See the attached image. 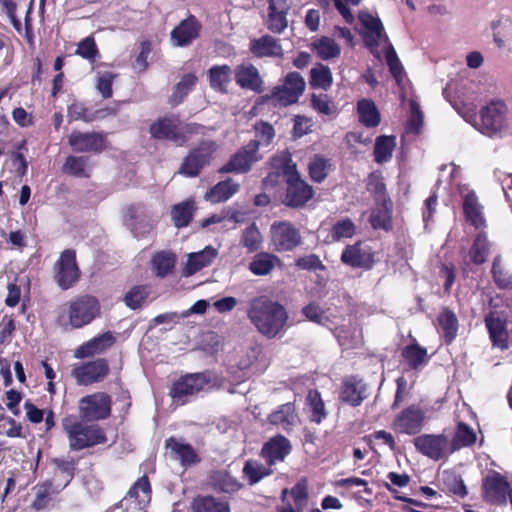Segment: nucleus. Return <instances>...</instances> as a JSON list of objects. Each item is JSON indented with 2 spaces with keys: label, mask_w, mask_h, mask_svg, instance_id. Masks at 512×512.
<instances>
[{
  "label": "nucleus",
  "mask_w": 512,
  "mask_h": 512,
  "mask_svg": "<svg viewBox=\"0 0 512 512\" xmlns=\"http://www.w3.org/2000/svg\"><path fill=\"white\" fill-rule=\"evenodd\" d=\"M247 317L257 331L269 339L281 336L287 328L285 307L267 296L254 297L249 301Z\"/></svg>",
  "instance_id": "f257e3e1"
},
{
  "label": "nucleus",
  "mask_w": 512,
  "mask_h": 512,
  "mask_svg": "<svg viewBox=\"0 0 512 512\" xmlns=\"http://www.w3.org/2000/svg\"><path fill=\"white\" fill-rule=\"evenodd\" d=\"M474 127L491 139H503L509 134V107L502 99H492L478 112Z\"/></svg>",
  "instance_id": "f03ea898"
},
{
  "label": "nucleus",
  "mask_w": 512,
  "mask_h": 512,
  "mask_svg": "<svg viewBox=\"0 0 512 512\" xmlns=\"http://www.w3.org/2000/svg\"><path fill=\"white\" fill-rule=\"evenodd\" d=\"M273 166L283 175L287 184L284 203L290 207H301L313 196V189L300 178L296 164L289 153L273 159Z\"/></svg>",
  "instance_id": "7ed1b4c3"
},
{
  "label": "nucleus",
  "mask_w": 512,
  "mask_h": 512,
  "mask_svg": "<svg viewBox=\"0 0 512 512\" xmlns=\"http://www.w3.org/2000/svg\"><path fill=\"white\" fill-rule=\"evenodd\" d=\"M100 314L98 300L89 295L75 298L63 305L57 316V324L66 331L80 329L90 324Z\"/></svg>",
  "instance_id": "20e7f679"
},
{
  "label": "nucleus",
  "mask_w": 512,
  "mask_h": 512,
  "mask_svg": "<svg viewBox=\"0 0 512 512\" xmlns=\"http://www.w3.org/2000/svg\"><path fill=\"white\" fill-rule=\"evenodd\" d=\"M62 425L72 451L103 444L107 440L105 432L98 425H87L73 417L64 418Z\"/></svg>",
  "instance_id": "39448f33"
},
{
  "label": "nucleus",
  "mask_w": 512,
  "mask_h": 512,
  "mask_svg": "<svg viewBox=\"0 0 512 512\" xmlns=\"http://www.w3.org/2000/svg\"><path fill=\"white\" fill-rule=\"evenodd\" d=\"M202 129L203 127L197 124L182 125L178 117L171 116L153 123L150 133L156 139H168L177 145H183L186 141V133H198Z\"/></svg>",
  "instance_id": "423d86ee"
},
{
  "label": "nucleus",
  "mask_w": 512,
  "mask_h": 512,
  "mask_svg": "<svg viewBox=\"0 0 512 512\" xmlns=\"http://www.w3.org/2000/svg\"><path fill=\"white\" fill-rule=\"evenodd\" d=\"M217 143L215 141H204L193 149L183 160L179 168V174L186 177H196L200 171L210 164L214 153L217 151Z\"/></svg>",
  "instance_id": "0eeeda50"
},
{
  "label": "nucleus",
  "mask_w": 512,
  "mask_h": 512,
  "mask_svg": "<svg viewBox=\"0 0 512 512\" xmlns=\"http://www.w3.org/2000/svg\"><path fill=\"white\" fill-rule=\"evenodd\" d=\"M210 382L205 373L187 374L178 379L170 389V396L176 405H184L190 397L204 390Z\"/></svg>",
  "instance_id": "6e6552de"
},
{
  "label": "nucleus",
  "mask_w": 512,
  "mask_h": 512,
  "mask_svg": "<svg viewBox=\"0 0 512 512\" xmlns=\"http://www.w3.org/2000/svg\"><path fill=\"white\" fill-rule=\"evenodd\" d=\"M413 442L419 453L434 461L446 458L452 453L450 440L444 434H422Z\"/></svg>",
  "instance_id": "1a4fd4ad"
},
{
  "label": "nucleus",
  "mask_w": 512,
  "mask_h": 512,
  "mask_svg": "<svg viewBox=\"0 0 512 512\" xmlns=\"http://www.w3.org/2000/svg\"><path fill=\"white\" fill-rule=\"evenodd\" d=\"M306 83L298 72L286 75L283 84L272 90L271 98L281 106L296 103L303 94Z\"/></svg>",
  "instance_id": "9d476101"
},
{
  "label": "nucleus",
  "mask_w": 512,
  "mask_h": 512,
  "mask_svg": "<svg viewBox=\"0 0 512 512\" xmlns=\"http://www.w3.org/2000/svg\"><path fill=\"white\" fill-rule=\"evenodd\" d=\"M111 398L103 392L94 393L80 399L79 413L86 421L105 419L110 415Z\"/></svg>",
  "instance_id": "9b49d317"
},
{
  "label": "nucleus",
  "mask_w": 512,
  "mask_h": 512,
  "mask_svg": "<svg viewBox=\"0 0 512 512\" xmlns=\"http://www.w3.org/2000/svg\"><path fill=\"white\" fill-rule=\"evenodd\" d=\"M270 234L271 243L278 252L291 251L301 243L299 230L288 221L274 222Z\"/></svg>",
  "instance_id": "f8f14e48"
},
{
  "label": "nucleus",
  "mask_w": 512,
  "mask_h": 512,
  "mask_svg": "<svg viewBox=\"0 0 512 512\" xmlns=\"http://www.w3.org/2000/svg\"><path fill=\"white\" fill-rule=\"evenodd\" d=\"M151 500V486L146 476H142L129 489L121 500L120 506L125 512H143Z\"/></svg>",
  "instance_id": "ddd939ff"
},
{
  "label": "nucleus",
  "mask_w": 512,
  "mask_h": 512,
  "mask_svg": "<svg viewBox=\"0 0 512 512\" xmlns=\"http://www.w3.org/2000/svg\"><path fill=\"white\" fill-rule=\"evenodd\" d=\"M260 142L251 140L246 146L234 154L231 159L219 169L220 173H245L251 165L259 160L258 149Z\"/></svg>",
  "instance_id": "4468645a"
},
{
  "label": "nucleus",
  "mask_w": 512,
  "mask_h": 512,
  "mask_svg": "<svg viewBox=\"0 0 512 512\" xmlns=\"http://www.w3.org/2000/svg\"><path fill=\"white\" fill-rule=\"evenodd\" d=\"M79 276L75 252L65 250L55 264V281L63 290H67L78 281Z\"/></svg>",
  "instance_id": "2eb2a0df"
},
{
  "label": "nucleus",
  "mask_w": 512,
  "mask_h": 512,
  "mask_svg": "<svg viewBox=\"0 0 512 512\" xmlns=\"http://www.w3.org/2000/svg\"><path fill=\"white\" fill-rule=\"evenodd\" d=\"M424 420V411L417 405H411L395 417L392 427L396 432L416 435L421 431Z\"/></svg>",
  "instance_id": "dca6fc26"
},
{
  "label": "nucleus",
  "mask_w": 512,
  "mask_h": 512,
  "mask_svg": "<svg viewBox=\"0 0 512 512\" xmlns=\"http://www.w3.org/2000/svg\"><path fill=\"white\" fill-rule=\"evenodd\" d=\"M108 372V362L105 359H96L75 367L72 376L79 385H89L103 380Z\"/></svg>",
  "instance_id": "f3484780"
},
{
  "label": "nucleus",
  "mask_w": 512,
  "mask_h": 512,
  "mask_svg": "<svg viewBox=\"0 0 512 512\" xmlns=\"http://www.w3.org/2000/svg\"><path fill=\"white\" fill-rule=\"evenodd\" d=\"M341 261L353 268L370 269L374 263V255L368 245L359 241L345 247Z\"/></svg>",
  "instance_id": "a211bd4d"
},
{
  "label": "nucleus",
  "mask_w": 512,
  "mask_h": 512,
  "mask_svg": "<svg viewBox=\"0 0 512 512\" xmlns=\"http://www.w3.org/2000/svg\"><path fill=\"white\" fill-rule=\"evenodd\" d=\"M68 143L76 152H101L106 145V136L98 132L73 131Z\"/></svg>",
  "instance_id": "6ab92c4d"
},
{
  "label": "nucleus",
  "mask_w": 512,
  "mask_h": 512,
  "mask_svg": "<svg viewBox=\"0 0 512 512\" xmlns=\"http://www.w3.org/2000/svg\"><path fill=\"white\" fill-rule=\"evenodd\" d=\"M358 18L364 27L363 38L367 46L376 48L382 40L387 45L390 43L379 18L374 17L367 11H360Z\"/></svg>",
  "instance_id": "aec40b11"
},
{
  "label": "nucleus",
  "mask_w": 512,
  "mask_h": 512,
  "mask_svg": "<svg viewBox=\"0 0 512 512\" xmlns=\"http://www.w3.org/2000/svg\"><path fill=\"white\" fill-rule=\"evenodd\" d=\"M489 338L494 348L506 350L509 347L507 321L497 312H489L484 318Z\"/></svg>",
  "instance_id": "412c9836"
},
{
  "label": "nucleus",
  "mask_w": 512,
  "mask_h": 512,
  "mask_svg": "<svg viewBox=\"0 0 512 512\" xmlns=\"http://www.w3.org/2000/svg\"><path fill=\"white\" fill-rule=\"evenodd\" d=\"M511 489L506 479L499 473L486 476L483 482V493L486 501L492 504H505Z\"/></svg>",
  "instance_id": "4be33fe9"
},
{
  "label": "nucleus",
  "mask_w": 512,
  "mask_h": 512,
  "mask_svg": "<svg viewBox=\"0 0 512 512\" xmlns=\"http://www.w3.org/2000/svg\"><path fill=\"white\" fill-rule=\"evenodd\" d=\"M201 24L196 17L190 15L182 20L170 33V40L175 47L189 46L199 37Z\"/></svg>",
  "instance_id": "5701e85b"
},
{
  "label": "nucleus",
  "mask_w": 512,
  "mask_h": 512,
  "mask_svg": "<svg viewBox=\"0 0 512 512\" xmlns=\"http://www.w3.org/2000/svg\"><path fill=\"white\" fill-rule=\"evenodd\" d=\"M290 441L283 435H276L267 441L262 449L261 456L266 460L269 466L282 462L291 452Z\"/></svg>",
  "instance_id": "b1692460"
},
{
  "label": "nucleus",
  "mask_w": 512,
  "mask_h": 512,
  "mask_svg": "<svg viewBox=\"0 0 512 512\" xmlns=\"http://www.w3.org/2000/svg\"><path fill=\"white\" fill-rule=\"evenodd\" d=\"M165 447L170 457L179 461L183 467L195 465L200 462V457L195 449L188 443L170 437L165 441Z\"/></svg>",
  "instance_id": "393cba45"
},
{
  "label": "nucleus",
  "mask_w": 512,
  "mask_h": 512,
  "mask_svg": "<svg viewBox=\"0 0 512 512\" xmlns=\"http://www.w3.org/2000/svg\"><path fill=\"white\" fill-rule=\"evenodd\" d=\"M292 0H270L267 27L274 33H281L288 26L287 14Z\"/></svg>",
  "instance_id": "a878e982"
},
{
  "label": "nucleus",
  "mask_w": 512,
  "mask_h": 512,
  "mask_svg": "<svg viewBox=\"0 0 512 512\" xmlns=\"http://www.w3.org/2000/svg\"><path fill=\"white\" fill-rule=\"evenodd\" d=\"M235 81L243 89L261 92L263 81L258 69L250 63H243L235 69Z\"/></svg>",
  "instance_id": "bb28decb"
},
{
  "label": "nucleus",
  "mask_w": 512,
  "mask_h": 512,
  "mask_svg": "<svg viewBox=\"0 0 512 512\" xmlns=\"http://www.w3.org/2000/svg\"><path fill=\"white\" fill-rule=\"evenodd\" d=\"M368 396L366 384L362 380L351 377L343 382L340 398L351 406H359Z\"/></svg>",
  "instance_id": "cd10ccee"
},
{
  "label": "nucleus",
  "mask_w": 512,
  "mask_h": 512,
  "mask_svg": "<svg viewBox=\"0 0 512 512\" xmlns=\"http://www.w3.org/2000/svg\"><path fill=\"white\" fill-rule=\"evenodd\" d=\"M218 250L212 246H206L203 250L190 253L183 268L184 276H191L204 267L209 266L217 257Z\"/></svg>",
  "instance_id": "c85d7f7f"
},
{
  "label": "nucleus",
  "mask_w": 512,
  "mask_h": 512,
  "mask_svg": "<svg viewBox=\"0 0 512 512\" xmlns=\"http://www.w3.org/2000/svg\"><path fill=\"white\" fill-rule=\"evenodd\" d=\"M268 420L272 425L279 426L285 431L292 430L299 423L295 406L292 403H285L279 406L278 409L269 415Z\"/></svg>",
  "instance_id": "c756f323"
},
{
  "label": "nucleus",
  "mask_w": 512,
  "mask_h": 512,
  "mask_svg": "<svg viewBox=\"0 0 512 512\" xmlns=\"http://www.w3.org/2000/svg\"><path fill=\"white\" fill-rule=\"evenodd\" d=\"M114 342V336L110 332H106L77 348L75 351V357L86 358L95 354H100L111 347Z\"/></svg>",
  "instance_id": "7c9ffc66"
},
{
  "label": "nucleus",
  "mask_w": 512,
  "mask_h": 512,
  "mask_svg": "<svg viewBox=\"0 0 512 512\" xmlns=\"http://www.w3.org/2000/svg\"><path fill=\"white\" fill-rule=\"evenodd\" d=\"M463 210L467 221L475 228L479 229L485 226L483 206L479 203L478 197L474 191H469L464 195Z\"/></svg>",
  "instance_id": "2f4dec72"
},
{
  "label": "nucleus",
  "mask_w": 512,
  "mask_h": 512,
  "mask_svg": "<svg viewBox=\"0 0 512 512\" xmlns=\"http://www.w3.org/2000/svg\"><path fill=\"white\" fill-rule=\"evenodd\" d=\"M54 475L51 482L56 490L65 488L74 477L76 463L74 460L54 459Z\"/></svg>",
  "instance_id": "473e14b6"
},
{
  "label": "nucleus",
  "mask_w": 512,
  "mask_h": 512,
  "mask_svg": "<svg viewBox=\"0 0 512 512\" xmlns=\"http://www.w3.org/2000/svg\"><path fill=\"white\" fill-rule=\"evenodd\" d=\"M281 265V260L274 254L268 252L257 253L249 263V270L256 276H266L276 266Z\"/></svg>",
  "instance_id": "72a5a7b5"
},
{
  "label": "nucleus",
  "mask_w": 512,
  "mask_h": 512,
  "mask_svg": "<svg viewBox=\"0 0 512 512\" xmlns=\"http://www.w3.org/2000/svg\"><path fill=\"white\" fill-rule=\"evenodd\" d=\"M240 185L232 179L221 181L212 187L205 194V199L212 203H219L228 200L238 192Z\"/></svg>",
  "instance_id": "f704fd0d"
},
{
  "label": "nucleus",
  "mask_w": 512,
  "mask_h": 512,
  "mask_svg": "<svg viewBox=\"0 0 512 512\" xmlns=\"http://www.w3.org/2000/svg\"><path fill=\"white\" fill-rule=\"evenodd\" d=\"M250 50L257 57L280 56L282 54L281 45L269 35L252 40Z\"/></svg>",
  "instance_id": "c9c22d12"
},
{
  "label": "nucleus",
  "mask_w": 512,
  "mask_h": 512,
  "mask_svg": "<svg viewBox=\"0 0 512 512\" xmlns=\"http://www.w3.org/2000/svg\"><path fill=\"white\" fill-rule=\"evenodd\" d=\"M446 344H451L457 336L459 323L456 314L448 308H444L437 318Z\"/></svg>",
  "instance_id": "e433bc0d"
},
{
  "label": "nucleus",
  "mask_w": 512,
  "mask_h": 512,
  "mask_svg": "<svg viewBox=\"0 0 512 512\" xmlns=\"http://www.w3.org/2000/svg\"><path fill=\"white\" fill-rule=\"evenodd\" d=\"M209 82L211 87L219 92H227L231 82L232 69L228 65H216L209 69Z\"/></svg>",
  "instance_id": "4c0bfd02"
},
{
  "label": "nucleus",
  "mask_w": 512,
  "mask_h": 512,
  "mask_svg": "<svg viewBox=\"0 0 512 512\" xmlns=\"http://www.w3.org/2000/svg\"><path fill=\"white\" fill-rule=\"evenodd\" d=\"M175 255L169 251L157 252L151 260L152 271L158 277L164 278L172 273L175 267Z\"/></svg>",
  "instance_id": "58836bf2"
},
{
  "label": "nucleus",
  "mask_w": 512,
  "mask_h": 512,
  "mask_svg": "<svg viewBox=\"0 0 512 512\" xmlns=\"http://www.w3.org/2000/svg\"><path fill=\"white\" fill-rule=\"evenodd\" d=\"M359 121L366 127H376L380 123V114L375 104L368 99H362L357 104Z\"/></svg>",
  "instance_id": "ea45409f"
},
{
  "label": "nucleus",
  "mask_w": 512,
  "mask_h": 512,
  "mask_svg": "<svg viewBox=\"0 0 512 512\" xmlns=\"http://www.w3.org/2000/svg\"><path fill=\"white\" fill-rule=\"evenodd\" d=\"M317 56L322 60H330L339 57L341 53L340 46L330 37L323 36L315 40L312 44Z\"/></svg>",
  "instance_id": "a19ab883"
},
{
  "label": "nucleus",
  "mask_w": 512,
  "mask_h": 512,
  "mask_svg": "<svg viewBox=\"0 0 512 512\" xmlns=\"http://www.w3.org/2000/svg\"><path fill=\"white\" fill-rule=\"evenodd\" d=\"M498 24L500 30L494 31L493 41L497 48L512 54V20H500Z\"/></svg>",
  "instance_id": "79ce46f5"
},
{
  "label": "nucleus",
  "mask_w": 512,
  "mask_h": 512,
  "mask_svg": "<svg viewBox=\"0 0 512 512\" xmlns=\"http://www.w3.org/2000/svg\"><path fill=\"white\" fill-rule=\"evenodd\" d=\"M475 441L474 430L463 422L458 423L453 439L450 441L452 453L463 447L471 446Z\"/></svg>",
  "instance_id": "37998d69"
},
{
  "label": "nucleus",
  "mask_w": 512,
  "mask_h": 512,
  "mask_svg": "<svg viewBox=\"0 0 512 512\" xmlns=\"http://www.w3.org/2000/svg\"><path fill=\"white\" fill-rule=\"evenodd\" d=\"M193 512H230L226 502L218 501L212 496H198L192 502Z\"/></svg>",
  "instance_id": "c03bdc74"
},
{
  "label": "nucleus",
  "mask_w": 512,
  "mask_h": 512,
  "mask_svg": "<svg viewBox=\"0 0 512 512\" xmlns=\"http://www.w3.org/2000/svg\"><path fill=\"white\" fill-rule=\"evenodd\" d=\"M395 137L382 135L376 138L374 146V158L379 164L388 162L395 148Z\"/></svg>",
  "instance_id": "a18cd8bd"
},
{
  "label": "nucleus",
  "mask_w": 512,
  "mask_h": 512,
  "mask_svg": "<svg viewBox=\"0 0 512 512\" xmlns=\"http://www.w3.org/2000/svg\"><path fill=\"white\" fill-rule=\"evenodd\" d=\"M332 82V73L328 66L318 64L310 70L311 87L327 90L332 85Z\"/></svg>",
  "instance_id": "49530a36"
},
{
  "label": "nucleus",
  "mask_w": 512,
  "mask_h": 512,
  "mask_svg": "<svg viewBox=\"0 0 512 512\" xmlns=\"http://www.w3.org/2000/svg\"><path fill=\"white\" fill-rule=\"evenodd\" d=\"M193 209L194 202L191 200L174 205L171 216L175 226L178 228L187 226L192 219Z\"/></svg>",
  "instance_id": "de8ad7c7"
},
{
  "label": "nucleus",
  "mask_w": 512,
  "mask_h": 512,
  "mask_svg": "<svg viewBox=\"0 0 512 512\" xmlns=\"http://www.w3.org/2000/svg\"><path fill=\"white\" fill-rule=\"evenodd\" d=\"M244 475L249 479L250 484H256L264 477L269 476L272 470L256 460H248L243 468Z\"/></svg>",
  "instance_id": "09e8293b"
},
{
  "label": "nucleus",
  "mask_w": 512,
  "mask_h": 512,
  "mask_svg": "<svg viewBox=\"0 0 512 512\" xmlns=\"http://www.w3.org/2000/svg\"><path fill=\"white\" fill-rule=\"evenodd\" d=\"M488 253L489 242L486 236L480 233L475 238L473 245L469 251L470 260L476 265L483 264L486 261Z\"/></svg>",
  "instance_id": "8fccbe9b"
},
{
  "label": "nucleus",
  "mask_w": 512,
  "mask_h": 512,
  "mask_svg": "<svg viewBox=\"0 0 512 512\" xmlns=\"http://www.w3.org/2000/svg\"><path fill=\"white\" fill-rule=\"evenodd\" d=\"M388 203V201H383L381 206H378L372 210L369 221L374 229H389L391 223V215Z\"/></svg>",
  "instance_id": "3c124183"
},
{
  "label": "nucleus",
  "mask_w": 512,
  "mask_h": 512,
  "mask_svg": "<svg viewBox=\"0 0 512 512\" xmlns=\"http://www.w3.org/2000/svg\"><path fill=\"white\" fill-rule=\"evenodd\" d=\"M306 400L311 410V421L320 423L327 415L320 393L316 390H310Z\"/></svg>",
  "instance_id": "603ef678"
},
{
  "label": "nucleus",
  "mask_w": 512,
  "mask_h": 512,
  "mask_svg": "<svg viewBox=\"0 0 512 512\" xmlns=\"http://www.w3.org/2000/svg\"><path fill=\"white\" fill-rule=\"evenodd\" d=\"M331 164L330 161L322 156L316 155L309 163V174L313 181L322 182L328 175Z\"/></svg>",
  "instance_id": "864d4df0"
},
{
  "label": "nucleus",
  "mask_w": 512,
  "mask_h": 512,
  "mask_svg": "<svg viewBox=\"0 0 512 512\" xmlns=\"http://www.w3.org/2000/svg\"><path fill=\"white\" fill-rule=\"evenodd\" d=\"M262 236L255 223L249 225L242 233L241 245L249 252L257 251L261 247Z\"/></svg>",
  "instance_id": "5fc2aeb1"
},
{
  "label": "nucleus",
  "mask_w": 512,
  "mask_h": 512,
  "mask_svg": "<svg viewBox=\"0 0 512 512\" xmlns=\"http://www.w3.org/2000/svg\"><path fill=\"white\" fill-rule=\"evenodd\" d=\"M411 368H418L427 361L426 349L417 344L407 346L402 353Z\"/></svg>",
  "instance_id": "6e6d98bb"
},
{
  "label": "nucleus",
  "mask_w": 512,
  "mask_h": 512,
  "mask_svg": "<svg viewBox=\"0 0 512 512\" xmlns=\"http://www.w3.org/2000/svg\"><path fill=\"white\" fill-rule=\"evenodd\" d=\"M75 54L82 57L83 59L94 63L99 57V50L92 36H88L81 40L75 51Z\"/></svg>",
  "instance_id": "4d7b16f0"
},
{
  "label": "nucleus",
  "mask_w": 512,
  "mask_h": 512,
  "mask_svg": "<svg viewBox=\"0 0 512 512\" xmlns=\"http://www.w3.org/2000/svg\"><path fill=\"white\" fill-rule=\"evenodd\" d=\"M493 279L500 288H512V276L502 266L501 257L496 256L492 264Z\"/></svg>",
  "instance_id": "13d9d810"
},
{
  "label": "nucleus",
  "mask_w": 512,
  "mask_h": 512,
  "mask_svg": "<svg viewBox=\"0 0 512 512\" xmlns=\"http://www.w3.org/2000/svg\"><path fill=\"white\" fill-rule=\"evenodd\" d=\"M35 500L33 507L37 510L43 509L47 504V499L51 494L57 493L60 490H56L54 484L51 481H46L42 484H38L34 488Z\"/></svg>",
  "instance_id": "bf43d9fd"
},
{
  "label": "nucleus",
  "mask_w": 512,
  "mask_h": 512,
  "mask_svg": "<svg viewBox=\"0 0 512 512\" xmlns=\"http://www.w3.org/2000/svg\"><path fill=\"white\" fill-rule=\"evenodd\" d=\"M356 227L351 219L345 218L337 221L331 231L333 240L339 241L343 238H351L355 234Z\"/></svg>",
  "instance_id": "052dcab7"
},
{
  "label": "nucleus",
  "mask_w": 512,
  "mask_h": 512,
  "mask_svg": "<svg viewBox=\"0 0 512 512\" xmlns=\"http://www.w3.org/2000/svg\"><path fill=\"white\" fill-rule=\"evenodd\" d=\"M197 78L193 74L185 75L182 80L176 85L173 93V100L175 103L182 102L183 98L195 86Z\"/></svg>",
  "instance_id": "680f3d73"
},
{
  "label": "nucleus",
  "mask_w": 512,
  "mask_h": 512,
  "mask_svg": "<svg viewBox=\"0 0 512 512\" xmlns=\"http://www.w3.org/2000/svg\"><path fill=\"white\" fill-rule=\"evenodd\" d=\"M147 296L148 292L144 287L136 286L126 293L124 302L128 307L137 309L142 305Z\"/></svg>",
  "instance_id": "e2e57ef3"
},
{
  "label": "nucleus",
  "mask_w": 512,
  "mask_h": 512,
  "mask_svg": "<svg viewBox=\"0 0 512 512\" xmlns=\"http://www.w3.org/2000/svg\"><path fill=\"white\" fill-rule=\"evenodd\" d=\"M368 191L379 196L383 201H386V186L383 181V177L379 173H371L367 181Z\"/></svg>",
  "instance_id": "0e129e2a"
},
{
  "label": "nucleus",
  "mask_w": 512,
  "mask_h": 512,
  "mask_svg": "<svg viewBox=\"0 0 512 512\" xmlns=\"http://www.w3.org/2000/svg\"><path fill=\"white\" fill-rule=\"evenodd\" d=\"M386 61L389 66L390 72L392 75L399 81L403 75V67L401 65L400 60L397 57V54L391 45L388 43L386 50Z\"/></svg>",
  "instance_id": "69168bd1"
},
{
  "label": "nucleus",
  "mask_w": 512,
  "mask_h": 512,
  "mask_svg": "<svg viewBox=\"0 0 512 512\" xmlns=\"http://www.w3.org/2000/svg\"><path fill=\"white\" fill-rule=\"evenodd\" d=\"M312 107L323 115H330L334 111V106L326 94H313L311 97Z\"/></svg>",
  "instance_id": "338daca9"
},
{
  "label": "nucleus",
  "mask_w": 512,
  "mask_h": 512,
  "mask_svg": "<svg viewBox=\"0 0 512 512\" xmlns=\"http://www.w3.org/2000/svg\"><path fill=\"white\" fill-rule=\"evenodd\" d=\"M86 161L82 157L69 156L64 164V170L75 176H86Z\"/></svg>",
  "instance_id": "774afa93"
}]
</instances>
